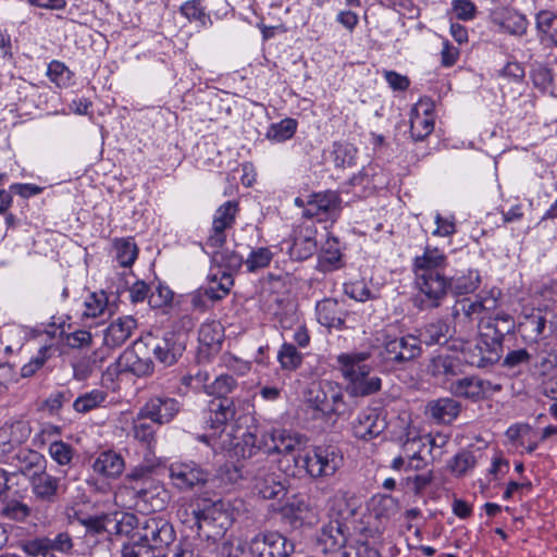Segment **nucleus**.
<instances>
[{"instance_id": "2", "label": "nucleus", "mask_w": 557, "mask_h": 557, "mask_svg": "<svg viewBox=\"0 0 557 557\" xmlns=\"http://www.w3.org/2000/svg\"><path fill=\"white\" fill-rule=\"evenodd\" d=\"M184 510L186 518L184 523L197 529L199 537L212 541L216 545V554L220 557H231L233 544L224 537L225 532L232 525L231 513L226 504L221 500L201 499L189 505Z\"/></svg>"}, {"instance_id": "39", "label": "nucleus", "mask_w": 557, "mask_h": 557, "mask_svg": "<svg viewBox=\"0 0 557 557\" xmlns=\"http://www.w3.org/2000/svg\"><path fill=\"white\" fill-rule=\"evenodd\" d=\"M116 310V305L111 304L108 295L101 290L92 293L85 301L84 315L87 318H97L104 314L112 315Z\"/></svg>"}, {"instance_id": "59", "label": "nucleus", "mask_w": 557, "mask_h": 557, "mask_svg": "<svg viewBox=\"0 0 557 557\" xmlns=\"http://www.w3.org/2000/svg\"><path fill=\"white\" fill-rule=\"evenodd\" d=\"M47 75L52 83L61 87L69 85L72 72L63 62L53 60L48 64Z\"/></svg>"}, {"instance_id": "22", "label": "nucleus", "mask_w": 557, "mask_h": 557, "mask_svg": "<svg viewBox=\"0 0 557 557\" xmlns=\"http://www.w3.org/2000/svg\"><path fill=\"white\" fill-rule=\"evenodd\" d=\"M434 104L430 99H421L412 109L410 133L414 140H423L434 129Z\"/></svg>"}, {"instance_id": "61", "label": "nucleus", "mask_w": 557, "mask_h": 557, "mask_svg": "<svg viewBox=\"0 0 557 557\" xmlns=\"http://www.w3.org/2000/svg\"><path fill=\"white\" fill-rule=\"evenodd\" d=\"M49 454L58 465L66 466L73 459L74 450L70 444L63 441H54L49 446Z\"/></svg>"}, {"instance_id": "29", "label": "nucleus", "mask_w": 557, "mask_h": 557, "mask_svg": "<svg viewBox=\"0 0 557 557\" xmlns=\"http://www.w3.org/2000/svg\"><path fill=\"white\" fill-rule=\"evenodd\" d=\"M91 468L96 474L115 480L124 472L125 461L121 454L109 449L98 454Z\"/></svg>"}, {"instance_id": "32", "label": "nucleus", "mask_w": 557, "mask_h": 557, "mask_svg": "<svg viewBox=\"0 0 557 557\" xmlns=\"http://www.w3.org/2000/svg\"><path fill=\"white\" fill-rule=\"evenodd\" d=\"M158 426V423L149 420V417L141 416V409L139 408L136 417L133 419L131 433L143 446L147 449H152L157 444Z\"/></svg>"}, {"instance_id": "5", "label": "nucleus", "mask_w": 557, "mask_h": 557, "mask_svg": "<svg viewBox=\"0 0 557 557\" xmlns=\"http://www.w3.org/2000/svg\"><path fill=\"white\" fill-rule=\"evenodd\" d=\"M306 401L311 409L326 419H336L346 408L342 387L330 380L310 384L306 393Z\"/></svg>"}, {"instance_id": "1", "label": "nucleus", "mask_w": 557, "mask_h": 557, "mask_svg": "<svg viewBox=\"0 0 557 557\" xmlns=\"http://www.w3.org/2000/svg\"><path fill=\"white\" fill-rule=\"evenodd\" d=\"M446 253L437 247L425 246L422 255L412 259L413 284L418 290L414 306L421 310H433L442 306L448 292L456 295L473 293L481 282L479 271L469 270L466 274L448 277Z\"/></svg>"}, {"instance_id": "10", "label": "nucleus", "mask_w": 557, "mask_h": 557, "mask_svg": "<svg viewBox=\"0 0 557 557\" xmlns=\"http://www.w3.org/2000/svg\"><path fill=\"white\" fill-rule=\"evenodd\" d=\"M247 546L252 557H289L295 552V543L277 531L259 532Z\"/></svg>"}, {"instance_id": "55", "label": "nucleus", "mask_w": 557, "mask_h": 557, "mask_svg": "<svg viewBox=\"0 0 557 557\" xmlns=\"http://www.w3.org/2000/svg\"><path fill=\"white\" fill-rule=\"evenodd\" d=\"M520 326L530 338L537 341L544 334L546 319L540 313H533L527 315Z\"/></svg>"}, {"instance_id": "49", "label": "nucleus", "mask_w": 557, "mask_h": 557, "mask_svg": "<svg viewBox=\"0 0 557 557\" xmlns=\"http://www.w3.org/2000/svg\"><path fill=\"white\" fill-rule=\"evenodd\" d=\"M237 387L238 383L232 375L220 374L207 386V394L214 397H227Z\"/></svg>"}, {"instance_id": "7", "label": "nucleus", "mask_w": 557, "mask_h": 557, "mask_svg": "<svg viewBox=\"0 0 557 557\" xmlns=\"http://www.w3.org/2000/svg\"><path fill=\"white\" fill-rule=\"evenodd\" d=\"M422 355V347L413 334L401 336L385 334L380 348L381 360L392 367L403 368Z\"/></svg>"}, {"instance_id": "54", "label": "nucleus", "mask_w": 557, "mask_h": 557, "mask_svg": "<svg viewBox=\"0 0 557 557\" xmlns=\"http://www.w3.org/2000/svg\"><path fill=\"white\" fill-rule=\"evenodd\" d=\"M357 148L349 143L334 144V160L337 166H351L356 163Z\"/></svg>"}, {"instance_id": "30", "label": "nucleus", "mask_w": 557, "mask_h": 557, "mask_svg": "<svg viewBox=\"0 0 557 557\" xmlns=\"http://www.w3.org/2000/svg\"><path fill=\"white\" fill-rule=\"evenodd\" d=\"M345 524L338 520L330 521L323 525L318 536V545L325 554L335 552L346 543Z\"/></svg>"}, {"instance_id": "21", "label": "nucleus", "mask_w": 557, "mask_h": 557, "mask_svg": "<svg viewBox=\"0 0 557 557\" xmlns=\"http://www.w3.org/2000/svg\"><path fill=\"white\" fill-rule=\"evenodd\" d=\"M276 434L277 432H265L258 429L255 432H245L235 446V454L244 459L253 457L258 451L269 456L273 451L267 447L272 448L271 446L274 445L270 437H274Z\"/></svg>"}, {"instance_id": "41", "label": "nucleus", "mask_w": 557, "mask_h": 557, "mask_svg": "<svg viewBox=\"0 0 557 557\" xmlns=\"http://www.w3.org/2000/svg\"><path fill=\"white\" fill-rule=\"evenodd\" d=\"M297 126V120L286 117L278 123H272L265 133V138L275 143L286 141L295 135Z\"/></svg>"}, {"instance_id": "4", "label": "nucleus", "mask_w": 557, "mask_h": 557, "mask_svg": "<svg viewBox=\"0 0 557 557\" xmlns=\"http://www.w3.org/2000/svg\"><path fill=\"white\" fill-rule=\"evenodd\" d=\"M370 354L366 351L342 354L337 357L343 376L347 381V392L355 397H366L379 392L382 380L370 376L371 367L366 363Z\"/></svg>"}, {"instance_id": "52", "label": "nucleus", "mask_w": 557, "mask_h": 557, "mask_svg": "<svg viewBox=\"0 0 557 557\" xmlns=\"http://www.w3.org/2000/svg\"><path fill=\"white\" fill-rule=\"evenodd\" d=\"M344 292L348 297L361 302L373 300L379 297L374 290L368 287L363 280L346 283L344 285Z\"/></svg>"}, {"instance_id": "3", "label": "nucleus", "mask_w": 557, "mask_h": 557, "mask_svg": "<svg viewBox=\"0 0 557 557\" xmlns=\"http://www.w3.org/2000/svg\"><path fill=\"white\" fill-rule=\"evenodd\" d=\"M114 532L120 535L134 534L156 553L174 544L176 539L173 524L161 516L138 518L134 513H122L121 519L114 524Z\"/></svg>"}, {"instance_id": "6", "label": "nucleus", "mask_w": 557, "mask_h": 557, "mask_svg": "<svg viewBox=\"0 0 557 557\" xmlns=\"http://www.w3.org/2000/svg\"><path fill=\"white\" fill-rule=\"evenodd\" d=\"M298 473L304 470L311 479L332 476L343 465V455L334 446H315L297 458Z\"/></svg>"}, {"instance_id": "18", "label": "nucleus", "mask_w": 557, "mask_h": 557, "mask_svg": "<svg viewBox=\"0 0 557 557\" xmlns=\"http://www.w3.org/2000/svg\"><path fill=\"white\" fill-rule=\"evenodd\" d=\"M238 202L228 200L221 205L213 216L211 233L207 239V246L221 248L226 242L225 231L231 228L238 212Z\"/></svg>"}, {"instance_id": "38", "label": "nucleus", "mask_w": 557, "mask_h": 557, "mask_svg": "<svg viewBox=\"0 0 557 557\" xmlns=\"http://www.w3.org/2000/svg\"><path fill=\"white\" fill-rule=\"evenodd\" d=\"M482 308L484 306L478 300V297L475 299L466 297L456 301L451 315L458 322L471 323L481 317Z\"/></svg>"}, {"instance_id": "48", "label": "nucleus", "mask_w": 557, "mask_h": 557, "mask_svg": "<svg viewBox=\"0 0 557 557\" xmlns=\"http://www.w3.org/2000/svg\"><path fill=\"white\" fill-rule=\"evenodd\" d=\"M213 260L220 268H224L223 271L232 275L245 263V260L239 253L228 249L213 251Z\"/></svg>"}, {"instance_id": "11", "label": "nucleus", "mask_w": 557, "mask_h": 557, "mask_svg": "<svg viewBox=\"0 0 557 557\" xmlns=\"http://www.w3.org/2000/svg\"><path fill=\"white\" fill-rule=\"evenodd\" d=\"M342 198L336 190H322L310 194L307 198L308 209L302 218L318 222H335L342 212Z\"/></svg>"}, {"instance_id": "16", "label": "nucleus", "mask_w": 557, "mask_h": 557, "mask_svg": "<svg viewBox=\"0 0 557 557\" xmlns=\"http://www.w3.org/2000/svg\"><path fill=\"white\" fill-rule=\"evenodd\" d=\"M32 463L41 468L44 457L37 453H30ZM30 488L36 500L45 504H54L60 495V479L47 473L42 469L30 475Z\"/></svg>"}, {"instance_id": "60", "label": "nucleus", "mask_w": 557, "mask_h": 557, "mask_svg": "<svg viewBox=\"0 0 557 557\" xmlns=\"http://www.w3.org/2000/svg\"><path fill=\"white\" fill-rule=\"evenodd\" d=\"M181 13L190 22H199L205 26L210 17L206 14L205 8L201 5L200 0H190L181 5Z\"/></svg>"}, {"instance_id": "64", "label": "nucleus", "mask_w": 557, "mask_h": 557, "mask_svg": "<svg viewBox=\"0 0 557 557\" xmlns=\"http://www.w3.org/2000/svg\"><path fill=\"white\" fill-rule=\"evenodd\" d=\"M342 557H379V553L367 542L356 540L346 546Z\"/></svg>"}, {"instance_id": "47", "label": "nucleus", "mask_w": 557, "mask_h": 557, "mask_svg": "<svg viewBox=\"0 0 557 557\" xmlns=\"http://www.w3.org/2000/svg\"><path fill=\"white\" fill-rule=\"evenodd\" d=\"M49 536H37L20 542L21 550L28 557H55L49 550Z\"/></svg>"}, {"instance_id": "33", "label": "nucleus", "mask_w": 557, "mask_h": 557, "mask_svg": "<svg viewBox=\"0 0 557 557\" xmlns=\"http://www.w3.org/2000/svg\"><path fill=\"white\" fill-rule=\"evenodd\" d=\"M535 27L540 41L546 47H557V14L541 10L535 15Z\"/></svg>"}, {"instance_id": "31", "label": "nucleus", "mask_w": 557, "mask_h": 557, "mask_svg": "<svg viewBox=\"0 0 557 557\" xmlns=\"http://www.w3.org/2000/svg\"><path fill=\"white\" fill-rule=\"evenodd\" d=\"M343 265V253L338 239L327 236L318 256V271L327 273L341 269Z\"/></svg>"}, {"instance_id": "14", "label": "nucleus", "mask_w": 557, "mask_h": 557, "mask_svg": "<svg viewBox=\"0 0 557 557\" xmlns=\"http://www.w3.org/2000/svg\"><path fill=\"white\" fill-rule=\"evenodd\" d=\"M188 335L186 332L168 330L162 337L156 338L147 344L151 347L152 355L157 361L164 367H171L178 362L186 350Z\"/></svg>"}, {"instance_id": "37", "label": "nucleus", "mask_w": 557, "mask_h": 557, "mask_svg": "<svg viewBox=\"0 0 557 557\" xmlns=\"http://www.w3.org/2000/svg\"><path fill=\"white\" fill-rule=\"evenodd\" d=\"M429 372L434 377H444L449 381L460 372L459 361L449 355H438L431 359Z\"/></svg>"}, {"instance_id": "27", "label": "nucleus", "mask_w": 557, "mask_h": 557, "mask_svg": "<svg viewBox=\"0 0 557 557\" xmlns=\"http://www.w3.org/2000/svg\"><path fill=\"white\" fill-rule=\"evenodd\" d=\"M137 320L132 315H123L113 320L104 331L103 342L110 348L122 346L137 329Z\"/></svg>"}, {"instance_id": "40", "label": "nucleus", "mask_w": 557, "mask_h": 557, "mask_svg": "<svg viewBox=\"0 0 557 557\" xmlns=\"http://www.w3.org/2000/svg\"><path fill=\"white\" fill-rule=\"evenodd\" d=\"M33 509L20 498H8L2 502L0 516L14 522H26Z\"/></svg>"}, {"instance_id": "35", "label": "nucleus", "mask_w": 557, "mask_h": 557, "mask_svg": "<svg viewBox=\"0 0 557 557\" xmlns=\"http://www.w3.org/2000/svg\"><path fill=\"white\" fill-rule=\"evenodd\" d=\"M465 361L476 368H486L497 363L500 358L494 354L488 347L480 343V339L475 345H469L462 349Z\"/></svg>"}, {"instance_id": "28", "label": "nucleus", "mask_w": 557, "mask_h": 557, "mask_svg": "<svg viewBox=\"0 0 557 557\" xmlns=\"http://www.w3.org/2000/svg\"><path fill=\"white\" fill-rule=\"evenodd\" d=\"M117 373H132L138 377L148 376L153 372L154 364L150 358H141L135 349H125L116 362Z\"/></svg>"}, {"instance_id": "50", "label": "nucleus", "mask_w": 557, "mask_h": 557, "mask_svg": "<svg viewBox=\"0 0 557 557\" xmlns=\"http://www.w3.org/2000/svg\"><path fill=\"white\" fill-rule=\"evenodd\" d=\"M114 248L116 250V260L122 267H131L135 262L138 249L132 238L116 239Z\"/></svg>"}, {"instance_id": "12", "label": "nucleus", "mask_w": 557, "mask_h": 557, "mask_svg": "<svg viewBox=\"0 0 557 557\" xmlns=\"http://www.w3.org/2000/svg\"><path fill=\"white\" fill-rule=\"evenodd\" d=\"M170 479L173 486L180 492H188L205 486L210 472L194 460L174 461L169 467Z\"/></svg>"}, {"instance_id": "45", "label": "nucleus", "mask_w": 557, "mask_h": 557, "mask_svg": "<svg viewBox=\"0 0 557 557\" xmlns=\"http://www.w3.org/2000/svg\"><path fill=\"white\" fill-rule=\"evenodd\" d=\"M223 329L216 322L203 323L198 332L200 344L211 348L219 349L223 342Z\"/></svg>"}, {"instance_id": "58", "label": "nucleus", "mask_w": 557, "mask_h": 557, "mask_svg": "<svg viewBox=\"0 0 557 557\" xmlns=\"http://www.w3.org/2000/svg\"><path fill=\"white\" fill-rule=\"evenodd\" d=\"M476 463L475 456L470 450H462L457 454L449 462V469L458 476L466 474V472L474 468Z\"/></svg>"}, {"instance_id": "46", "label": "nucleus", "mask_w": 557, "mask_h": 557, "mask_svg": "<svg viewBox=\"0 0 557 557\" xmlns=\"http://www.w3.org/2000/svg\"><path fill=\"white\" fill-rule=\"evenodd\" d=\"M302 354L290 343H284L277 352V360L281 368L287 371L297 370L302 363Z\"/></svg>"}, {"instance_id": "34", "label": "nucleus", "mask_w": 557, "mask_h": 557, "mask_svg": "<svg viewBox=\"0 0 557 557\" xmlns=\"http://www.w3.org/2000/svg\"><path fill=\"white\" fill-rule=\"evenodd\" d=\"M416 335L419 339L420 345L425 344L426 346L443 345L447 343L450 337V326L447 321L437 319L435 321L424 324Z\"/></svg>"}, {"instance_id": "25", "label": "nucleus", "mask_w": 557, "mask_h": 557, "mask_svg": "<svg viewBox=\"0 0 557 557\" xmlns=\"http://www.w3.org/2000/svg\"><path fill=\"white\" fill-rule=\"evenodd\" d=\"M492 382L478 376H466L451 381L448 389L456 397L471 399L473 401L484 398L491 391Z\"/></svg>"}, {"instance_id": "15", "label": "nucleus", "mask_w": 557, "mask_h": 557, "mask_svg": "<svg viewBox=\"0 0 557 557\" xmlns=\"http://www.w3.org/2000/svg\"><path fill=\"white\" fill-rule=\"evenodd\" d=\"M271 442L274 443L272 448L267 447L269 450L281 455L278 465L282 471L290 476L298 475V468H296V461L298 457H302L301 454V441L298 435H292L286 431H278L276 436L270 437Z\"/></svg>"}, {"instance_id": "44", "label": "nucleus", "mask_w": 557, "mask_h": 557, "mask_svg": "<svg viewBox=\"0 0 557 557\" xmlns=\"http://www.w3.org/2000/svg\"><path fill=\"white\" fill-rule=\"evenodd\" d=\"M317 250V242L309 235H297L289 247V256L294 260H306Z\"/></svg>"}, {"instance_id": "57", "label": "nucleus", "mask_w": 557, "mask_h": 557, "mask_svg": "<svg viewBox=\"0 0 557 557\" xmlns=\"http://www.w3.org/2000/svg\"><path fill=\"white\" fill-rule=\"evenodd\" d=\"M422 440L424 447H429V455L433 462L442 458L444 454L443 448L448 444L449 437L445 434L436 433L434 435H422Z\"/></svg>"}, {"instance_id": "51", "label": "nucleus", "mask_w": 557, "mask_h": 557, "mask_svg": "<svg viewBox=\"0 0 557 557\" xmlns=\"http://www.w3.org/2000/svg\"><path fill=\"white\" fill-rule=\"evenodd\" d=\"M433 480L434 472L433 470H429L421 474L409 475L405 478L400 484L416 496H420L431 485Z\"/></svg>"}, {"instance_id": "17", "label": "nucleus", "mask_w": 557, "mask_h": 557, "mask_svg": "<svg viewBox=\"0 0 557 557\" xmlns=\"http://www.w3.org/2000/svg\"><path fill=\"white\" fill-rule=\"evenodd\" d=\"M183 405L180 400L165 395L150 397L141 407V416L149 417L158 425L170 423L181 412Z\"/></svg>"}, {"instance_id": "20", "label": "nucleus", "mask_w": 557, "mask_h": 557, "mask_svg": "<svg viewBox=\"0 0 557 557\" xmlns=\"http://www.w3.org/2000/svg\"><path fill=\"white\" fill-rule=\"evenodd\" d=\"M386 426V420L377 409L366 408L359 412L351 428L355 437L370 441L383 433Z\"/></svg>"}, {"instance_id": "63", "label": "nucleus", "mask_w": 557, "mask_h": 557, "mask_svg": "<svg viewBox=\"0 0 557 557\" xmlns=\"http://www.w3.org/2000/svg\"><path fill=\"white\" fill-rule=\"evenodd\" d=\"M50 554L58 552L65 555H71L74 548L72 535L67 531L59 532L54 537H49Z\"/></svg>"}, {"instance_id": "19", "label": "nucleus", "mask_w": 557, "mask_h": 557, "mask_svg": "<svg viewBox=\"0 0 557 557\" xmlns=\"http://www.w3.org/2000/svg\"><path fill=\"white\" fill-rule=\"evenodd\" d=\"M235 403L230 397H214L203 410L206 424L214 431H223L225 425L235 419Z\"/></svg>"}, {"instance_id": "36", "label": "nucleus", "mask_w": 557, "mask_h": 557, "mask_svg": "<svg viewBox=\"0 0 557 557\" xmlns=\"http://www.w3.org/2000/svg\"><path fill=\"white\" fill-rule=\"evenodd\" d=\"M234 285V278L231 273L221 271L209 277V285L205 287V295L211 302L224 299Z\"/></svg>"}, {"instance_id": "42", "label": "nucleus", "mask_w": 557, "mask_h": 557, "mask_svg": "<svg viewBox=\"0 0 557 557\" xmlns=\"http://www.w3.org/2000/svg\"><path fill=\"white\" fill-rule=\"evenodd\" d=\"M309 510V505L306 500L300 498H294L287 502L280 510L281 516L284 520H286L290 525L296 527L301 524L305 518V515Z\"/></svg>"}, {"instance_id": "43", "label": "nucleus", "mask_w": 557, "mask_h": 557, "mask_svg": "<svg viewBox=\"0 0 557 557\" xmlns=\"http://www.w3.org/2000/svg\"><path fill=\"white\" fill-rule=\"evenodd\" d=\"M107 397V392L102 389H92L78 396L73 403V408L79 413H87L100 407L106 401Z\"/></svg>"}, {"instance_id": "53", "label": "nucleus", "mask_w": 557, "mask_h": 557, "mask_svg": "<svg viewBox=\"0 0 557 557\" xmlns=\"http://www.w3.org/2000/svg\"><path fill=\"white\" fill-rule=\"evenodd\" d=\"M272 258L273 253L268 247H259L251 250L245 260V265L248 272H256L260 269L267 268L270 264Z\"/></svg>"}, {"instance_id": "23", "label": "nucleus", "mask_w": 557, "mask_h": 557, "mask_svg": "<svg viewBox=\"0 0 557 557\" xmlns=\"http://www.w3.org/2000/svg\"><path fill=\"white\" fill-rule=\"evenodd\" d=\"M317 318L321 325L341 330L345 325L347 309L344 300L325 298L315 306Z\"/></svg>"}, {"instance_id": "56", "label": "nucleus", "mask_w": 557, "mask_h": 557, "mask_svg": "<svg viewBox=\"0 0 557 557\" xmlns=\"http://www.w3.org/2000/svg\"><path fill=\"white\" fill-rule=\"evenodd\" d=\"M129 542L124 544L121 550L122 557H157V553L144 542L138 541L134 534H129Z\"/></svg>"}, {"instance_id": "13", "label": "nucleus", "mask_w": 557, "mask_h": 557, "mask_svg": "<svg viewBox=\"0 0 557 557\" xmlns=\"http://www.w3.org/2000/svg\"><path fill=\"white\" fill-rule=\"evenodd\" d=\"M131 493L134 506L143 512L162 511L170 500L168 490L156 480H146L140 484H132Z\"/></svg>"}, {"instance_id": "26", "label": "nucleus", "mask_w": 557, "mask_h": 557, "mask_svg": "<svg viewBox=\"0 0 557 557\" xmlns=\"http://www.w3.org/2000/svg\"><path fill=\"white\" fill-rule=\"evenodd\" d=\"M461 411V404L450 397H442L428 401L425 414L437 424L453 423Z\"/></svg>"}, {"instance_id": "24", "label": "nucleus", "mask_w": 557, "mask_h": 557, "mask_svg": "<svg viewBox=\"0 0 557 557\" xmlns=\"http://www.w3.org/2000/svg\"><path fill=\"white\" fill-rule=\"evenodd\" d=\"M491 20L507 33L518 36L524 35L529 25L523 14L512 8L503 5L491 11Z\"/></svg>"}, {"instance_id": "8", "label": "nucleus", "mask_w": 557, "mask_h": 557, "mask_svg": "<svg viewBox=\"0 0 557 557\" xmlns=\"http://www.w3.org/2000/svg\"><path fill=\"white\" fill-rule=\"evenodd\" d=\"M247 473L252 482L256 493L264 499H278L285 496L286 486L281 475L274 471L273 463L267 458L251 462Z\"/></svg>"}, {"instance_id": "62", "label": "nucleus", "mask_w": 557, "mask_h": 557, "mask_svg": "<svg viewBox=\"0 0 557 557\" xmlns=\"http://www.w3.org/2000/svg\"><path fill=\"white\" fill-rule=\"evenodd\" d=\"M157 557H194V549L191 544L187 540H180L174 544L168 545V547L161 548Z\"/></svg>"}, {"instance_id": "9", "label": "nucleus", "mask_w": 557, "mask_h": 557, "mask_svg": "<svg viewBox=\"0 0 557 557\" xmlns=\"http://www.w3.org/2000/svg\"><path fill=\"white\" fill-rule=\"evenodd\" d=\"M478 329L480 343L502 358L505 337L515 333L516 322L511 314L498 312L493 317L480 318Z\"/></svg>"}]
</instances>
